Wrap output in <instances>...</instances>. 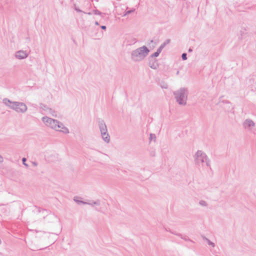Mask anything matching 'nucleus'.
Listing matches in <instances>:
<instances>
[{
	"mask_svg": "<svg viewBox=\"0 0 256 256\" xmlns=\"http://www.w3.org/2000/svg\"><path fill=\"white\" fill-rule=\"evenodd\" d=\"M180 238L186 241H190L192 242H193L192 240H190L188 238H187L186 236H182H182Z\"/></svg>",
	"mask_w": 256,
	"mask_h": 256,
	"instance_id": "obj_24",
	"label": "nucleus"
},
{
	"mask_svg": "<svg viewBox=\"0 0 256 256\" xmlns=\"http://www.w3.org/2000/svg\"><path fill=\"white\" fill-rule=\"evenodd\" d=\"M255 126V123L250 119H246L243 122L244 128L250 130Z\"/></svg>",
	"mask_w": 256,
	"mask_h": 256,
	"instance_id": "obj_6",
	"label": "nucleus"
},
{
	"mask_svg": "<svg viewBox=\"0 0 256 256\" xmlns=\"http://www.w3.org/2000/svg\"><path fill=\"white\" fill-rule=\"evenodd\" d=\"M100 28H101L102 29L104 30L106 28V27L105 26H100Z\"/></svg>",
	"mask_w": 256,
	"mask_h": 256,
	"instance_id": "obj_31",
	"label": "nucleus"
},
{
	"mask_svg": "<svg viewBox=\"0 0 256 256\" xmlns=\"http://www.w3.org/2000/svg\"><path fill=\"white\" fill-rule=\"evenodd\" d=\"M194 158L196 164L202 166L203 164L206 162V166H210V160L206 154L202 150H198L194 156Z\"/></svg>",
	"mask_w": 256,
	"mask_h": 256,
	"instance_id": "obj_4",
	"label": "nucleus"
},
{
	"mask_svg": "<svg viewBox=\"0 0 256 256\" xmlns=\"http://www.w3.org/2000/svg\"><path fill=\"white\" fill-rule=\"evenodd\" d=\"M98 127H99L100 133L104 132H107V131H108L107 126H106V123L104 120L98 119Z\"/></svg>",
	"mask_w": 256,
	"mask_h": 256,
	"instance_id": "obj_8",
	"label": "nucleus"
},
{
	"mask_svg": "<svg viewBox=\"0 0 256 256\" xmlns=\"http://www.w3.org/2000/svg\"><path fill=\"white\" fill-rule=\"evenodd\" d=\"M11 109L14 110L17 112L24 113L27 110L28 108L24 103L16 102L11 106Z\"/></svg>",
	"mask_w": 256,
	"mask_h": 256,
	"instance_id": "obj_5",
	"label": "nucleus"
},
{
	"mask_svg": "<svg viewBox=\"0 0 256 256\" xmlns=\"http://www.w3.org/2000/svg\"><path fill=\"white\" fill-rule=\"evenodd\" d=\"M160 54L156 52L152 54L151 55L150 57L152 58H154V57H158L159 56Z\"/></svg>",
	"mask_w": 256,
	"mask_h": 256,
	"instance_id": "obj_21",
	"label": "nucleus"
},
{
	"mask_svg": "<svg viewBox=\"0 0 256 256\" xmlns=\"http://www.w3.org/2000/svg\"><path fill=\"white\" fill-rule=\"evenodd\" d=\"M86 204L91 205L92 206H94V204L92 202H87L86 203Z\"/></svg>",
	"mask_w": 256,
	"mask_h": 256,
	"instance_id": "obj_32",
	"label": "nucleus"
},
{
	"mask_svg": "<svg viewBox=\"0 0 256 256\" xmlns=\"http://www.w3.org/2000/svg\"><path fill=\"white\" fill-rule=\"evenodd\" d=\"M188 51V52H192V50L191 48H190Z\"/></svg>",
	"mask_w": 256,
	"mask_h": 256,
	"instance_id": "obj_36",
	"label": "nucleus"
},
{
	"mask_svg": "<svg viewBox=\"0 0 256 256\" xmlns=\"http://www.w3.org/2000/svg\"><path fill=\"white\" fill-rule=\"evenodd\" d=\"M26 158H22V162L23 164L24 165L28 167V164H26Z\"/></svg>",
	"mask_w": 256,
	"mask_h": 256,
	"instance_id": "obj_23",
	"label": "nucleus"
},
{
	"mask_svg": "<svg viewBox=\"0 0 256 256\" xmlns=\"http://www.w3.org/2000/svg\"><path fill=\"white\" fill-rule=\"evenodd\" d=\"M170 42V39H167L164 43H162L160 46L164 48L167 44H169Z\"/></svg>",
	"mask_w": 256,
	"mask_h": 256,
	"instance_id": "obj_16",
	"label": "nucleus"
},
{
	"mask_svg": "<svg viewBox=\"0 0 256 256\" xmlns=\"http://www.w3.org/2000/svg\"><path fill=\"white\" fill-rule=\"evenodd\" d=\"M167 231H169L170 232H171L172 234H174V235H176V236H182V234L180 233H178L176 232H173V231H171L170 230H166Z\"/></svg>",
	"mask_w": 256,
	"mask_h": 256,
	"instance_id": "obj_20",
	"label": "nucleus"
},
{
	"mask_svg": "<svg viewBox=\"0 0 256 256\" xmlns=\"http://www.w3.org/2000/svg\"><path fill=\"white\" fill-rule=\"evenodd\" d=\"M95 24H96V25H97V26L99 25V24H98V22L96 21V22H95Z\"/></svg>",
	"mask_w": 256,
	"mask_h": 256,
	"instance_id": "obj_37",
	"label": "nucleus"
},
{
	"mask_svg": "<svg viewBox=\"0 0 256 256\" xmlns=\"http://www.w3.org/2000/svg\"><path fill=\"white\" fill-rule=\"evenodd\" d=\"M75 10L76 11H77L78 12H82L80 10L79 8H78L76 7H75Z\"/></svg>",
	"mask_w": 256,
	"mask_h": 256,
	"instance_id": "obj_30",
	"label": "nucleus"
},
{
	"mask_svg": "<svg viewBox=\"0 0 256 256\" xmlns=\"http://www.w3.org/2000/svg\"><path fill=\"white\" fill-rule=\"evenodd\" d=\"M179 74V72L178 71L177 72H176V74Z\"/></svg>",
	"mask_w": 256,
	"mask_h": 256,
	"instance_id": "obj_39",
	"label": "nucleus"
},
{
	"mask_svg": "<svg viewBox=\"0 0 256 256\" xmlns=\"http://www.w3.org/2000/svg\"><path fill=\"white\" fill-rule=\"evenodd\" d=\"M136 42V38H132V42L133 44H134L135 42Z\"/></svg>",
	"mask_w": 256,
	"mask_h": 256,
	"instance_id": "obj_34",
	"label": "nucleus"
},
{
	"mask_svg": "<svg viewBox=\"0 0 256 256\" xmlns=\"http://www.w3.org/2000/svg\"><path fill=\"white\" fill-rule=\"evenodd\" d=\"M103 140L106 143H108L110 141V136L107 132H103L101 133Z\"/></svg>",
	"mask_w": 256,
	"mask_h": 256,
	"instance_id": "obj_11",
	"label": "nucleus"
},
{
	"mask_svg": "<svg viewBox=\"0 0 256 256\" xmlns=\"http://www.w3.org/2000/svg\"><path fill=\"white\" fill-rule=\"evenodd\" d=\"M149 66L153 69H156L158 67V64L156 60L151 61L149 62Z\"/></svg>",
	"mask_w": 256,
	"mask_h": 256,
	"instance_id": "obj_13",
	"label": "nucleus"
},
{
	"mask_svg": "<svg viewBox=\"0 0 256 256\" xmlns=\"http://www.w3.org/2000/svg\"><path fill=\"white\" fill-rule=\"evenodd\" d=\"M182 60H187V54L186 53H183L182 55Z\"/></svg>",
	"mask_w": 256,
	"mask_h": 256,
	"instance_id": "obj_22",
	"label": "nucleus"
},
{
	"mask_svg": "<svg viewBox=\"0 0 256 256\" xmlns=\"http://www.w3.org/2000/svg\"><path fill=\"white\" fill-rule=\"evenodd\" d=\"M3 162V158L2 156L0 155V162Z\"/></svg>",
	"mask_w": 256,
	"mask_h": 256,
	"instance_id": "obj_33",
	"label": "nucleus"
},
{
	"mask_svg": "<svg viewBox=\"0 0 256 256\" xmlns=\"http://www.w3.org/2000/svg\"><path fill=\"white\" fill-rule=\"evenodd\" d=\"M94 14L100 15L101 14V12L100 11H98V10H95Z\"/></svg>",
	"mask_w": 256,
	"mask_h": 256,
	"instance_id": "obj_28",
	"label": "nucleus"
},
{
	"mask_svg": "<svg viewBox=\"0 0 256 256\" xmlns=\"http://www.w3.org/2000/svg\"><path fill=\"white\" fill-rule=\"evenodd\" d=\"M153 42H154V41H153L152 40L150 41V42H152V43Z\"/></svg>",
	"mask_w": 256,
	"mask_h": 256,
	"instance_id": "obj_40",
	"label": "nucleus"
},
{
	"mask_svg": "<svg viewBox=\"0 0 256 256\" xmlns=\"http://www.w3.org/2000/svg\"><path fill=\"white\" fill-rule=\"evenodd\" d=\"M173 94L176 101L179 104L184 106L186 104V100L188 96V90L187 88H181L179 90L174 91Z\"/></svg>",
	"mask_w": 256,
	"mask_h": 256,
	"instance_id": "obj_3",
	"label": "nucleus"
},
{
	"mask_svg": "<svg viewBox=\"0 0 256 256\" xmlns=\"http://www.w3.org/2000/svg\"><path fill=\"white\" fill-rule=\"evenodd\" d=\"M164 48L160 46L158 48V49L157 50L156 52H158L159 54H160L161 52L162 51V49Z\"/></svg>",
	"mask_w": 256,
	"mask_h": 256,
	"instance_id": "obj_25",
	"label": "nucleus"
},
{
	"mask_svg": "<svg viewBox=\"0 0 256 256\" xmlns=\"http://www.w3.org/2000/svg\"><path fill=\"white\" fill-rule=\"evenodd\" d=\"M204 239L207 241V242L209 245L212 246V247H214L215 244L214 242H212L211 241H210L208 239L206 238H204Z\"/></svg>",
	"mask_w": 256,
	"mask_h": 256,
	"instance_id": "obj_19",
	"label": "nucleus"
},
{
	"mask_svg": "<svg viewBox=\"0 0 256 256\" xmlns=\"http://www.w3.org/2000/svg\"><path fill=\"white\" fill-rule=\"evenodd\" d=\"M92 202H93L94 206L95 205V201L94 202V201H92Z\"/></svg>",
	"mask_w": 256,
	"mask_h": 256,
	"instance_id": "obj_38",
	"label": "nucleus"
},
{
	"mask_svg": "<svg viewBox=\"0 0 256 256\" xmlns=\"http://www.w3.org/2000/svg\"><path fill=\"white\" fill-rule=\"evenodd\" d=\"M32 164L34 166H36L38 165V162H32Z\"/></svg>",
	"mask_w": 256,
	"mask_h": 256,
	"instance_id": "obj_27",
	"label": "nucleus"
},
{
	"mask_svg": "<svg viewBox=\"0 0 256 256\" xmlns=\"http://www.w3.org/2000/svg\"><path fill=\"white\" fill-rule=\"evenodd\" d=\"M2 102L6 106L11 108V106L13 104L14 102H12L7 98H4L3 99Z\"/></svg>",
	"mask_w": 256,
	"mask_h": 256,
	"instance_id": "obj_12",
	"label": "nucleus"
},
{
	"mask_svg": "<svg viewBox=\"0 0 256 256\" xmlns=\"http://www.w3.org/2000/svg\"><path fill=\"white\" fill-rule=\"evenodd\" d=\"M78 198V197H74V200L76 202H77L78 204H86V202H84V201H82V200H78L77 199Z\"/></svg>",
	"mask_w": 256,
	"mask_h": 256,
	"instance_id": "obj_14",
	"label": "nucleus"
},
{
	"mask_svg": "<svg viewBox=\"0 0 256 256\" xmlns=\"http://www.w3.org/2000/svg\"><path fill=\"white\" fill-rule=\"evenodd\" d=\"M40 108L44 111L48 112V113L51 114L53 116H54V113L55 112L54 111L52 108L48 107L46 105L41 104H40Z\"/></svg>",
	"mask_w": 256,
	"mask_h": 256,
	"instance_id": "obj_9",
	"label": "nucleus"
},
{
	"mask_svg": "<svg viewBox=\"0 0 256 256\" xmlns=\"http://www.w3.org/2000/svg\"><path fill=\"white\" fill-rule=\"evenodd\" d=\"M222 102H225V103H226V104H230V102L228 101V100H226V101H222Z\"/></svg>",
	"mask_w": 256,
	"mask_h": 256,
	"instance_id": "obj_35",
	"label": "nucleus"
},
{
	"mask_svg": "<svg viewBox=\"0 0 256 256\" xmlns=\"http://www.w3.org/2000/svg\"><path fill=\"white\" fill-rule=\"evenodd\" d=\"M135 11V8H132L130 10H127L126 11L124 14L122 15V16H126V15L128 14H129L131 13H132V12H134Z\"/></svg>",
	"mask_w": 256,
	"mask_h": 256,
	"instance_id": "obj_15",
	"label": "nucleus"
},
{
	"mask_svg": "<svg viewBox=\"0 0 256 256\" xmlns=\"http://www.w3.org/2000/svg\"><path fill=\"white\" fill-rule=\"evenodd\" d=\"M100 200H97L96 201H95V205L96 206H100Z\"/></svg>",
	"mask_w": 256,
	"mask_h": 256,
	"instance_id": "obj_26",
	"label": "nucleus"
},
{
	"mask_svg": "<svg viewBox=\"0 0 256 256\" xmlns=\"http://www.w3.org/2000/svg\"><path fill=\"white\" fill-rule=\"evenodd\" d=\"M199 204L200 206H207L206 202V201H204V200H200V202H199Z\"/></svg>",
	"mask_w": 256,
	"mask_h": 256,
	"instance_id": "obj_18",
	"label": "nucleus"
},
{
	"mask_svg": "<svg viewBox=\"0 0 256 256\" xmlns=\"http://www.w3.org/2000/svg\"><path fill=\"white\" fill-rule=\"evenodd\" d=\"M246 30L244 28H242L239 32L238 34V38L239 40H242L246 36Z\"/></svg>",
	"mask_w": 256,
	"mask_h": 256,
	"instance_id": "obj_10",
	"label": "nucleus"
},
{
	"mask_svg": "<svg viewBox=\"0 0 256 256\" xmlns=\"http://www.w3.org/2000/svg\"><path fill=\"white\" fill-rule=\"evenodd\" d=\"M28 56V54L25 50H18L15 54V56L16 58L19 60H22L26 58Z\"/></svg>",
	"mask_w": 256,
	"mask_h": 256,
	"instance_id": "obj_7",
	"label": "nucleus"
},
{
	"mask_svg": "<svg viewBox=\"0 0 256 256\" xmlns=\"http://www.w3.org/2000/svg\"><path fill=\"white\" fill-rule=\"evenodd\" d=\"M149 139L150 140H154V141L156 140V136L155 134H150V136Z\"/></svg>",
	"mask_w": 256,
	"mask_h": 256,
	"instance_id": "obj_17",
	"label": "nucleus"
},
{
	"mask_svg": "<svg viewBox=\"0 0 256 256\" xmlns=\"http://www.w3.org/2000/svg\"><path fill=\"white\" fill-rule=\"evenodd\" d=\"M150 50L146 46H142L131 52V60L134 62L142 61L148 55Z\"/></svg>",
	"mask_w": 256,
	"mask_h": 256,
	"instance_id": "obj_2",
	"label": "nucleus"
},
{
	"mask_svg": "<svg viewBox=\"0 0 256 256\" xmlns=\"http://www.w3.org/2000/svg\"><path fill=\"white\" fill-rule=\"evenodd\" d=\"M162 88H168V86L167 84H164L163 86H161Z\"/></svg>",
	"mask_w": 256,
	"mask_h": 256,
	"instance_id": "obj_29",
	"label": "nucleus"
},
{
	"mask_svg": "<svg viewBox=\"0 0 256 256\" xmlns=\"http://www.w3.org/2000/svg\"><path fill=\"white\" fill-rule=\"evenodd\" d=\"M42 121L48 127L66 134L69 133L68 129L65 127L62 123L56 120H54L46 116L42 117Z\"/></svg>",
	"mask_w": 256,
	"mask_h": 256,
	"instance_id": "obj_1",
	"label": "nucleus"
}]
</instances>
